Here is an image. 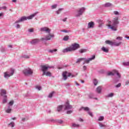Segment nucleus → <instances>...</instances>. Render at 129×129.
Returning <instances> with one entry per match:
<instances>
[{
	"label": "nucleus",
	"mask_w": 129,
	"mask_h": 129,
	"mask_svg": "<svg viewBox=\"0 0 129 129\" xmlns=\"http://www.w3.org/2000/svg\"><path fill=\"white\" fill-rule=\"evenodd\" d=\"M112 24L108 25V29H110V30L113 31H117V25L119 24L118 17L114 18L112 21Z\"/></svg>",
	"instance_id": "obj_1"
},
{
	"label": "nucleus",
	"mask_w": 129,
	"mask_h": 129,
	"mask_svg": "<svg viewBox=\"0 0 129 129\" xmlns=\"http://www.w3.org/2000/svg\"><path fill=\"white\" fill-rule=\"evenodd\" d=\"M80 48V45L78 43H75L72 44V47H68L62 50L63 53H66L67 52H72V51H75Z\"/></svg>",
	"instance_id": "obj_2"
},
{
	"label": "nucleus",
	"mask_w": 129,
	"mask_h": 129,
	"mask_svg": "<svg viewBox=\"0 0 129 129\" xmlns=\"http://www.w3.org/2000/svg\"><path fill=\"white\" fill-rule=\"evenodd\" d=\"M36 15H37V14L34 13L28 17H26V16L22 17L19 19V20L16 21L15 22V24H19V23H22V22H25V21H27V20H32V19H33V18H34L36 16Z\"/></svg>",
	"instance_id": "obj_3"
},
{
	"label": "nucleus",
	"mask_w": 129,
	"mask_h": 129,
	"mask_svg": "<svg viewBox=\"0 0 129 129\" xmlns=\"http://www.w3.org/2000/svg\"><path fill=\"white\" fill-rule=\"evenodd\" d=\"M108 76H114V75H117V76L118 77V78H121V75H120V74L118 72V71L116 70H113L112 71V72H109L107 73Z\"/></svg>",
	"instance_id": "obj_4"
},
{
	"label": "nucleus",
	"mask_w": 129,
	"mask_h": 129,
	"mask_svg": "<svg viewBox=\"0 0 129 129\" xmlns=\"http://www.w3.org/2000/svg\"><path fill=\"white\" fill-rule=\"evenodd\" d=\"M106 44H107L108 45H110L111 46H115L116 47H118V46H120L121 44H122V42L121 41H120L119 42H112L110 40H106L105 41Z\"/></svg>",
	"instance_id": "obj_5"
},
{
	"label": "nucleus",
	"mask_w": 129,
	"mask_h": 129,
	"mask_svg": "<svg viewBox=\"0 0 129 129\" xmlns=\"http://www.w3.org/2000/svg\"><path fill=\"white\" fill-rule=\"evenodd\" d=\"M51 68H54V67L50 66H46L45 65L41 66V70L43 72L42 75H45V74H46V71H47L48 69H51Z\"/></svg>",
	"instance_id": "obj_6"
},
{
	"label": "nucleus",
	"mask_w": 129,
	"mask_h": 129,
	"mask_svg": "<svg viewBox=\"0 0 129 129\" xmlns=\"http://www.w3.org/2000/svg\"><path fill=\"white\" fill-rule=\"evenodd\" d=\"M83 109L85 110V111H88V114L90 115L91 117H93V113H92V112L90 111L89 108L88 107H84L82 106L79 109V111H81V110H82Z\"/></svg>",
	"instance_id": "obj_7"
},
{
	"label": "nucleus",
	"mask_w": 129,
	"mask_h": 129,
	"mask_svg": "<svg viewBox=\"0 0 129 129\" xmlns=\"http://www.w3.org/2000/svg\"><path fill=\"white\" fill-rule=\"evenodd\" d=\"M22 72L25 76H28V75H33V71L30 68L25 69L22 71Z\"/></svg>",
	"instance_id": "obj_8"
},
{
	"label": "nucleus",
	"mask_w": 129,
	"mask_h": 129,
	"mask_svg": "<svg viewBox=\"0 0 129 129\" xmlns=\"http://www.w3.org/2000/svg\"><path fill=\"white\" fill-rule=\"evenodd\" d=\"M63 106H64V110H68V109H72V108H73V106L70 105L69 101L66 102Z\"/></svg>",
	"instance_id": "obj_9"
},
{
	"label": "nucleus",
	"mask_w": 129,
	"mask_h": 129,
	"mask_svg": "<svg viewBox=\"0 0 129 129\" xmlns=\"http://www.w3.org/2000/svg\"><path fill=\"white\" fill-rule=\"evenodd\" d=\"M85 12V8L82 7L81 9H80L79 11H78V14L76 15V17L77 18H78V17H80V16H82V15H83Z\"/></svg>",
	"instance_id": "obj_10"
},
{
	"label": "nucleus",
	"mask_w": 129,
	"mask_h": 129,
	"mask_svg": "<svg viewBox=\"0 0 129 129\" xmlns=\"http://www.w3.org/2000/svg\"><path fill=\"white\" fill-rule=\"evenodd\" d=\"M51 38H54V35H49L45 37V38H42L41 39V41H48L51 40Z\"/></svg>",
	"instance_id": "obj_11"
},
{
	"label": "nucleus",
	"mask_w": 129,
	"mask_h": 129,
	"mask_svg": "<svg viewBox=\"0 0 129 129\" xmlns=\"http://www.w3.org/2000/svg\"><path fill=\"white\" fill-rule=\"evenodd\" d=\"M40 31H41V32H46L47 33H48V34H50V33H51V29L47 27L41 28L40 29Z\"/></svg>",
	"instance_id": "obj_12"
},
{
	"label": "nucleus",
	"mask_w": 129,
	"mask_h": 129,
	"mask_svg": "<svg viewBox=\"0 0 129 129\" xmlns=\"http://www.w3.org/2000/svg\"><path fill=\"white\" fill-rule=\"evenodd\" d=\"M39 42H40V39L38 38H35V39H32V41H30V43L32 45H35V44H38V43H39Z\"/></svg>",
	"instance_id": "obj_13"
},
{
	"label": "nucleus",
	"mask_w": 129,
	"mask_h": 129,
	"mask_svg": "<svg viewBox=\"0 0 129 129\" xmlns=\"http://www.w3.org/2000/svg\"><path fill=\"white\" fill-rule=\"evenodd\" d=\"M49 121H51V122H57L58 123H60V124H62L63 123V120L60 119V120H54V119H51L49 120Z\"/></svg>",
	"instance_id": "obj_14"
},
{
	"label": "nucleus",
	"mask_w": 129,
	"mask_h": 129,
	"mask_svg": "<svg viewBox=\"0 0 129 129\" xmlns=\"http://www.w3.org/2000/svg\"><path fill=\"white\" fill-rule=\"evenodd\" d=\"M88 28L89 29H93L94 28V22L91 21L88 23Z\"/></svg>",
	"instance_id": "obj_15"
},
{
	"label": "nucleus",
	"mask_w": 129,
	"mask_h": 129,
	"mask_svg": "<svg viewBox=\"0 0 129 129\" xmlns=\"http://www.w3.org/2000/svg\"><path fill=\"white\" fill-rule=\"evenodd\" d=\"M67 74H68V72L66 71V72H64L63 73H62V77H63V80H67V79L68 78V76H67Z\"/></svg>",
	"instance_id": "obj_16"
},
{
	"label": "nucleus",
	"mask_w": 129,
	"mask_h": 129,
	"mask_svg": "<svg viewBox=\"0 0 129 129\" xmlns=\"http://www.w3.org/2000/svg\"><path fill=\"white\" fill-rule=\"evenodd\" d=\"M89 98L90 99H92L94 98V99H96L97 100V98H94V94L93 93H91L90 94L88 95Z\"/></svg>",
	"instance_id": "obj_17"
},
{
	"label": "nucleus",
	"mask_w": 129,
	"mask_h": 129,
	"mask_svg": "<svg viewBox=\"0 0 129 129\" xmlns=\"http://www.w3.org/2000/svg\"><path fill=\"white\" fill-rule=\"evenodd\" d=\"M64 107V105H59L57 108V111L60 112L63 109V107Z\"/></svg>",
	"instance_id": "obj_18"
},
{
	"label": "nucleus",
	"mask_w": 129,
	"mask_h": 129,
	"mask_svg": "<svg viewBox=\"0 0 129 129\" xmlns=\"http://www.w3.org/2000/svg\"><path fill=\"white\" fill-rule=\"evenodd\" d=\"M1 96H4V95H7V92L6 90H1Z\"/></svg>",
	"instance_id": "obj_19"
},
{
	"label": "nucleus",
	"mask_w": 129,
	"mask_h": 129,
	"mask_svg": "<svg viewBox=\"0 0 129 129\" xmlns=\"http://www.w3.org/2000/svg\"><path fill=\"white\" fill-rule=\"evenodd\" d=\"M101 50H102V51H103V52H104L105 53H108V52L109 51L108 48H105L104 47H102L101 48Z\"/></svg>",
	"instance_id": "obj_20"
},
{
	"label": "nucleus",
	"mask_w": 129,
	"mask_h": 129,
	"mask_svg": "<svg viewBox=\"0 0 129 129\" xmlns=\"http://www.w3.org/2000/svg\"><path fill=\"white\" fill-rule=\"evenodd\" d=\"M87 52V49H81L79 50V52L80 54H83V53H85Z\"/></svg>",
	"instance_id": "obj_21"
},
{
	"label": "nucleus",
	"mask_w": 129,
	"mask_h": 129,
	"mask_svg": "<svg viewBox=\"0 0 129 129\" xmlns=\"http://www.w3.org/2000/svg\"><path fill=\"white\" fill-rule=\"evenodd\" d=\"M83 60H85V58L82 57L80 58H78L77 60V61L76 62V63H78V64H80V62H81V61H83Z\"/></svg>",
	"instance_id": "obj_22"
},
{
	"label": "nucleus",
	"mask_w": 129,
	"mask_h": 129,
	"mask_svg": "<svg viewBox=\"0 0 129 129\" xmlns=\"http://www.w3.org/2000/svg\"><path fill=\"white\" fill-rule=\"evenodd\" d=\"M7 113H11L12 112V109L11 108V106H8V108L5 110Z\"/></svg>",
	"instance_id": "obj_23"
},
{
	"label": "nucleus",
	"mask_w": 129,
	"mask_h": 129,
	"mask_svg": "<svg viewBox=\"0 0 129 129\" xmlns=\"http://www.w3.org/2000/svg\"><path fill=\"white\" fill-rule=\"evenodd\" d=\"M101 86H98L97 88H96V92H97V93H101Z\"/></svg>",
	"instance_id": "obj_24"
},
{
	"label": "nucleus",
	"mask_w": 129,
	"mask_h": 129,
	"mask_svg": "<svg viewBox=\"0 0 129 129\" xmlns=\"http://www.w3.org/2000/svg\"><path fill=\"white\" fill-rule=\"evenodd\" d=\"M3 97H4V99L3 101V103H6L7 100L8 99V96H7V95H5L3 96Z\"/></svg>",
	"instance_id": "obj_25"
},
{
	"label": "nucleus",
	"mask_w": 129,
	"mask_h": 129,
	"mask_svg": "<svg viewBox=\"0 0 129 129\" xmlns=\"http://www.w3.org/2000/svg\"><path fill=\"white\" fill-rule=\"evenodd\" d=\"M112 6V4L110 3H106L104 4L105 8H109V7H111Z\"/></svg>",
	"instance_id": "obj_26"
},
{
	"label": "nucleus",
	"mask_w": 129,
	"mask_h": 129,
	"mask_svg": "<svg viewBox=\"0 0 129 129\" xmlns=\"http://www.w3.org/2000/svg\"><path fill=\"white\" fill-rule=\"evenodd\" d=\"M57 49H49L48 50V52L49 53H51V54H53V53L55 52H57Z\"/></svg>",
	"instance_id": "obj_27"
},
{
	"label": "nucleus",
	"mask_w": 129,
	"mask_h": 129,
	"mask_svg": "<svg viewBox=\"0 0 129 129\" xmlns=\"http://www.w3.org/2000/svg\"><path fill=\"white\" fill-rule=\"evenodd\" d=\"M4 77L5 78H9V77H11V74H9L8 72H6L4 73Z\"/></svg>",
	"instance_id": "obj_28"
},
{
	"label": "nucleus",
	"mask_w": 129,
	"mask_h": 129,
	"mask_svg": "<svg viewBox=\"0 0 129 129\" xmlns=\"http://www.w3.org/2000/svg\"><path fill=\"white\" fill-rule=\"evenodd\" d=\"M62 40L63 41H68V40H69V36L68 35L64 36Z\"/></svg>",
	"instance_id": "obj_29"
},
{
	"label": "nucleus",
	"mask_w": 129,
	"mask_h": 129,
	"mask_svg": "<svg viewBox=\"0 0 129 129\" xmlns=\"http://www.w3.org/2000/svg\"><path fill=\"white\" fill-rule=\"evenodd\" d=\"M93 83L95 85V86H96L97 85V84L98 83V81L96 79H94L93 81Z\"/></svg>",
	"instance_id": "obj_30"
},
{
	"label": "nucleus",
	"mask_w": 129,
	"mask_h": 129,
	"mask_svg": "<svg viewBox=\"0 0 129 129\" xmlns=\"http://www.w3.org/2000/svg\"><path fill=\"white\" fill-rule=\"evenodd\" d=\"M119 79L120 78H118H118H116L115 79H114L113 80V83H117V82H118L119 81Z\"/></svg>",
	"instance_id": "obj_31"
},
{
	"label": "nucleus",
	"mask_w": 129,
	"mask_h": 129,
	"mask_svg": "<svg viewBox=\"0 0 129 129\" xmlns=\"http://www.w3.org/2000/svg\"><path fill=\"white\" fill-rule=\"evenodd\" d=\"M54 93H55V92L54 91L51 92L50 93H49L48 97H49V98H52V97H53V95H54Z\"/></svg>",
	"instance_id": "obj_32"
},
{
	"label": "nucleus",
	"mask_w": 129,
	"mask_h": 129,
	"mask_svg": "<svg viewBox=\"0 0 129 129\" xmlns=\"http://www.w3.org/2000/svg\"><path fill=\"white\" fill-rule=\"evenodd\" d=\"M45 75H46V76L51 77L52 76V74H51L50 72H47L46 73L45 72Z\"/></svg>",
	"instance_id": "obj_33"
},
{
	"label": "nucleus",
	"mask_w": 129,
	"mask_h": 129,
	"mask_svg": "<svg viewBox=\"0 0 129 129\" xmlns=\"http://www.w3.org/2000/svg\"><path fill=\"white\" fill-rule=\"evenodd\" d=\"M11 76H13L15 74V70L13 69H11V73H10Z\"/></svg>",
	"instance_id": "obj_34"
},
{
	"label": "nucleus",
	"mask_w": 129,
	"mask_h": 129,
	"mask_svg": "<svg viewBox=\"0 0 129 129\" xmlns=\"http://www.w3.org/2000/svg\"><path fill=\"white\" fill-rule=\"evenodd\" d=\"M114 95V94L113 93H109L107 95V97H113Z\"/></svg>",
	"instance_id": "obj_35"
},
{
	"label": "nucleus",
	"mask_w": 129,
	"mask_h": 129,
	"mask_svg": "<svg viewBox=\"0 0 129 129\" xmlns=\"http://www.w3.org/2000/svg\"><path fill=\"white\" fill-rule=\"evenodd\" d=\"M98 23H99V24H100L98 26L99 28H101V27L102 26V20H98Z\"/></svg>",
	"instance_id": "obj_36"
},
{
	"label": "nucleus",
	"mask_w": 129,
	"mask_h": 129,
	"mask_svg": "<svg viewBox=\"0 0 129 129\" xmlns=\"http://www.w3.org/2000/svg\"><path fill=\"white\" fill-rule=\"evenodd\" d=\"M103 119H104V117L103 116H100L99 117L98 120L99 121H102V120H103Z\"/></svg>",
	"instance_id": "obj_37"
},
{
	"label": "nucleus",
	"mask_w": 129,
	"mask_h": 129,
	"mask_svg": "<svg viewBox=\"0 0 129 129\" xmlns=\"http://www.w3.org/2000/svg\"><path fill=\"white\" fill-rule=\"evenodd\" d=\"M88 59L89 62H90V61H92V60H94V59H95V55H93L92 57L89 58Z\"/></svg>",
	"instance_id": "obj_38"
},
{
	"label": "nucleus",
	"mask_w": 129,
	"mask_h": 129,
	"mask_svg": "<svg viewBox=\"0 0 129 129\" xmlns=\"http://www.w3.org/2000/svg\"><path fill=\"white\" fill-rule=\"evenodd\" d=\"M122 65L123 66H129V61H127V62H123L122 63Z\"/></svg>",
	"instance_id": "obj_39"
},
{
	"label": "nucleus",
	"mask_w": 129,
	"mask_h": 129,
	"mask_svg": "<svg viewBox=\"0 0 129 129\" xmlns=\"http://www.w3.org/2000/svg\"><path fill=\"white\" fill-rule=\"evenodd\" d=\"M0 50L2 53H4V52H6V48L4 47H1Z\"/></svg>",
	"instance_id": "obj_40"
},
{
	"label": "nucleus",
	"mask_w": 129,
	"mask_h": 129,
	"mask_svg": "<svg viewBox=\"0 0 129 129\" xmlns=\"http://www.w3.org/2000/svg\"><path fill=\"white\" fill-rule=\"evenodd\" d=\"M73 126L74 127H79V126H80V125L79 124L74 123L73 124Z\"/></svg>",
	"instance_id": "obj_41"
},
{
	"label": "nucleus",
	"mask_w": 129,
	"mask_h": 129,
	"mask_svg": "<svg viewBox=\"0 0 129 129\" xmlns=\"http://www.w3.org/2000/svg\"><path fill=\"white\" fill-rule=\"evenodd\" d=\"M14 100L10 101L9 103V106H12L14 104Z\"/></svg>",
	"instance_id": "obj_42"
},
{
	"label": "nucleus",
	"mask_w": 129,
	"mask_h": 129,
	"mask_svg": "<svg viewBox=\"0 0 129 129\" xmlns=\"http://www.w3.org/2000/svg\"><path fill=\"white\" fill-rule=\"evenodd\" d=\"M11 125V127H14L15 126V123L14 122H11L9 124V126H10Z\"/></svg>",
	"instance_id": "obj_43"
},
{
	"label": "nucleus",
	"mask_w": 129,
	"mask_h": 129,
	"mask_svg": "<svg viewBox=\"0 0 129 129\" xmlns=\"http://www.w3.org/2000/svg\"><path fill=\"white\" fill-rule=\"evenodd\" d=\"M22 58H24L25 59H29V58H30V56L25 55L22 56Z\"/></svg>",
	"instance_id": "obj_44"
},
{
	"label": "nucleus",
	"mask_w": 129,
	"mask_h": 129,
	"mask_svg": "<svg viewBox=\"0 0 129 129\" xmlns=\"http://www.w3.org/2000/svg\"><path fill=\"white\" fill-rule=\"evenodd\" d=\"M7 7L6 6L0 7V11H2V10H7Z\"/></svg>",
	"instance_id": "obj_45"
},
{
	"label": "nucleus",
	"mask_w": 129,
	"mask_h": 129,
	"mask_svg": "<svg viewBox=\"0 0 129 129\" xmlns=\"http://www.w3.org/2000/svg\"><path fill=\"white\" fill-rule=\"evenodd\" d=\"M73 112V110H68L67 111V114H71Z\"/></svg>",
	"instance_id": "obj_46"
},
{
	"label": "nucleus",
	"mask_w": 129,
	"mask_h": 129,
	"mask_svg": "<svg viewBox=\"0 0 129 129\" xmlns=\"http://www.w3.org/2000/svg\"><path fill=\"white\" fill-rule=\"evenodd\" d=\"M121 86V83H119L117 85H116L115 87L116 88H118V87H120Z\"/></svg>",
	"instance_id": "obj_47"
},
{
	"label": "nucleus",
	"mask_w": 129,
	"mask_h": 129,
	"mask_svg": "<svg viewBox=\"0 0 129 129\" xmlns=\"http://www.w3.org/2000/svg\"><path fill=\"white\" fill-rule=\"evenodd\" d=\"M62 10H63V9H58V11H56V13L57 15H59V14H60V12H61V11H62Z\"/></svg>",
	"instance_id": "obj_48"
},
{
	"label": "nucleus",
	"mask_w": 129,
	"mask_h": 129,
	"mask_svg": "<svg viewBox=\"0 0 129 129\" xmlns=\"http://www.w3.org/2000/svg\"><path fill=\"white\" fill-rule=\"evenodd\" d=\"M85 63H86L87 64H88L89 63V59L88 58V59H86V58H85Z\"/></svg>",
	"instance_id": "obj_49"
},
{
	"label": "nucleus",
	"mask_w": 129,
	"mask_h": 129,
	"mask_svg": "<svg viewBox=\"0 0 129 129\" xmlns=\"http://www.w3.org/2000/svg\"><path fill=\"white\" fill-rule=\"evenodd\" d=\"M61 32H63V33H69L70 32V30H62Z\"/></svg>",
	"instance_id": "obj_50"
},
{
	"label": "nucleus",
	"mask_w": 129,
	"mask_h": 129,
	"mask_svg": "<svg viewBox=\"0 0 129 129\" xmlns=\"http://www.w3.org/2000/svg\"><path fill=\"white\" fill-rule=\"evenodd\" d=\"M56 8H57V4L53 5L51 6V9H56Z\"/></svg>",
	"instance_id": "obj_51"
},
{
	"label": "nucleus",
	"mask_w": 129,
	"mask_h": 129,
	"mask_svg": "<svg viewBox=\"0 0 129 129\" xmlns=\"http://www.w3.org/2000/svg\"><path fill=\"white\" fill-rule=\"evenodd\" d=\"M116 40H119V41H121L122 40V37H117L116 38Z\"/></svg>",
	"instance_id": "obj_52"
},
{
	"label": "nucleus",
	"mask_w": 129,
	"mask_h": 129,
	"mask_svg": "<svg viewBox=\"0 0 129 129\" xmlns=\"http://www.w3.org/2000/svg\"><path fill=\"white\" fill-rule=\"evenodd\" d=\"M28 32L29 33H33V32H34V29L31 28V29H28Z\"/></svg>",
	"instance_id": "obj_53"
},
{
	"label": "nucleus",
	"mask_w": 129,
	"mask_h": 129,
	"mask_svg": "<svg viewBox=\"0 0 129 129\" xmlns=\"http://www.w3.org/2000/svg\"><path fill=\"white\" fill-rule=\"evenodd\" d=\"M113 14L114 15H116V16L119 15V13H118V11H114Z\"/></svg>",
	"instance_id": "obj_54"
},
{
	"label": "nucleus",
	"mask_w": 129,
	"mask_h": 129,
	"mask_svg": "<svg viewBox=\"0 0 129 129\" xmlns=\"http://www.w3.org/2000/svg\"><path fill=\"white\" fill-rule=\"evenodd\" d=\"M15 28H16V29H20V28H21V26L20 24H16Z\"/></svg>",
	"instance_id": "obj_55"
},
{
	"label": "nucleus",
	"mask_w": 129,
	"mask_h": 129,
	"mask_svg": "<svg viewBox=\"0 0 129 129\" xmlns=\"http://www.w3.org/2000/svg\"><path fill=\"white\" fill-rule=\"evenodd\" d=\"M36 89L38 90H42V87L41 86H37Z\"/></svg>",
	"instance_id": "obj_56"
},
{
	"label": "nucleus",
	"mask_w": 129,
	"mask_h": 129,
	"mask_svg": "<svg viewBox=\"0 0 129 129\" xmlns=\"http://www.w3.org/2000/svg\"><path fill=\"white\" fill-rule=\"evenodd\" d=\"M99 126H100V127H103L104 126H105V125L101 123H99Z\"/></svg>",
	"instance_id": "obj_57"
},
{
	"label": "nucleus",
	"mask_w": 129,
	"mask_h": 129,
	"mask_svg": "<svg viewBox=\"0 0 129 129\" xmlns=\"http://www.w3.org/2000/svg\"><path fill=\"white\" fill-rule=\"evenodd\" d=\"M64 86H66V87H67V86H70V84L69 83H66L64 84Z\"/></svg>",
	"instance_id": "obj_58"
},
{
	"label": "nucleus",
	"mask_w": 129,
	"mask_h": 129,
	"mask_svg": "<svg viewBox=\"0 0 129 129\" xmlns=\"http://www.w3.org/2000/svg\"><path fill=\"white\" fill-rule=\"evenodd\" d=\"M86 69H87V67H86V66H83V70H84V71H85V70H86Z\"/></svg>",
	"instance_id": "obj_59"
},
{
	"label": "nucleus",
	"mask_w": 129,
	"mask_h": 129,
	"mask_svg": "<svg viewBox=\"0 0 129 129\" xmlns=\"http://www.w3.org/2000/svg\"><path fill=\"white\" fill-rule=\"evenodd\" d=\"M128 84H129V81H126L125 82V85H128Z\"/></svg>",
	"instance_id": "obj_60"
},
{
	"label": "nucleus",
	"mask_w": 129,
	"mask_h": 129,
	"mask_svg": "<svg viewBox=\"0 0 129 129\" xmlns=\"http://www.w3.org/2000/svg\"><path fill=\"white\" fill-rule=\"evenodd\" d=\"M72 75V74L71 73H68V77H70Z\"/></svg>",
	"instance_id": "obj_61"
},
{
	"label": "nucleus",
	"mask_w": 129,
	"mask_h": 129,
	"mask_svg": "<svg viewBox=\"0 0 129 129\" xmlns=\"http://www.w3.org/2000/svg\"><path fill=\"white\" fill-rule=\"evenodd\" d=\"M79 120V121H81L82 122L84 121L83 119H82V118H80Z\"/></svg>",
	"instance_id": "obj_62"
},
{
	"label": "nucleus",
	"mask_w": 129,
	"mask_h": 129,
	"mask_svg": "<svg viewBox=\"0 0 129 129\" xmlns=\"http://www.w3.org/2000/svg\"><path fill=\"white\" fill-rule=\"evenodd\" d=\"M63 22H66L67 21V18H65L62 20Z\"/></svg>",
	"instance_id": "obj_63"
},
{
	"label": "nucleus",
	"mask_w": 129,
	"mask_h": 129,
	"mask_svg": "<svg viewBox=\"0 0 129 129\" xmlns=\"http://www.w3.org/2000/svg\"><path fill=\"white\" fill-rule=\"evenodd\" d=\"M3 16H4V13H0V18L1 17H3Z\"/></svg>",
	"instance_id": "obj_64"
}]
</instances>
